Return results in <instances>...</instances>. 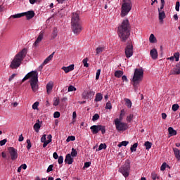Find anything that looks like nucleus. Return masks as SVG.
I'll return each instance as SVG.
<instances>
[{
    "label": "nucleus",
    "instance_id": "nucleus-1",
    "mask_svg": "<svg viewBox=\"0 0 180 180\" xmlns=\"http://www.w3.org/2000/svg\"><path fill=\"white\" fill-rule=\"evenodd\" d=\"M118 36L121 41L126 42L127 39L130 37V24L129 20H124L122 24L118 27Z\"/></svg>",
    "mask_w": 180,
    "mask_h": 180
},
{
    "label": "nucleus",
    "instance_id": "nucleus-2",
    "mask_svg": "<svg viewBox=\"0 0 180 180\" xmlns=\"http://www.w3.org/2000/svg\"><path fill=\"white\" fill-rule=\"evenodd\" d=\"M30 84L33 92H37L39 89V73L37 71H31L27 73L22 79V82H25L27 79H30Z\"/></svg>",
    "mask_w": 180,
    "mask_h": 180
},
{
    "label": "nucleus",
    "instance_id": "nucleus-3",
    "mask_svg": "<svg viewBox=\"0 0 180 180\" xmlns=\"http://www.w3.org/2000/svg\"><path fill=\"white\" fill-rule=\"evenodd\" d=\"M27 54V49H23L21 51L17 53L9 65L10 68H11V70H18L22 65V61L25 60Z\"/></svg>",
    "mask_w": 180,
    "mask_h": 180
},
{
    "label": "nucleus",
    "instance_id": "nucleus-4",
    "mask_svg": "<svg viewBox=\"0 0 180 180\" xmlns=\"http://www.w3.org/2000/svg\"><path fill=\"white\" fill-rule=\"evenodd\" d=\"M143 75L144 71H143V69H135L133 78L131 80V82H132V85L134 86V92H137L139 85H140V82L143 81Z\"/></svg>",
    "mask_w": 180,
    "mask_h": 180
},
{
    "label": "nucleus",
    "instance_id": "nucleus-5",
    "mask_svg": "<svg viewBox=\"0 0 180 180\" xmlns=\"http://www.w3.org/2000/svg\"><path fill=\"white\" fill-rule=\"evenodd\" d=\"M72 30L75 34H79L82 32V26L79 22V15L77 13H73L72 16Z\"/></svg>",
    "mask_w": 180,
    "mask_h": 180
},
{
    "label": "nucleus",
    "instance_id": "nucleus-6",
    "mask_svg": "<svg viewBox=\"0 0 180 180\" xmlns=\"http://www.w3.org/2000/svg\"><path fill=\"white\" fill-rule=\"evenodd\" d=\"M122 5L121 7V16L124 18L129 15V12L131 11L133 4H131V0H122Z\"/></svg>",
    "mask_w": 180,
    "mask_h": 180
},
{
    "label": "nucleus",
    "instance_id": "nucleus-7",
    "mask_svg": "<svg viewBox=\"0 0 180 180\" xmlns=\"http://www.w3.org/2000/svg\"><path fill=\"white\" fill-rule=\"evenodd\" d=\"M130 171V160L127 159L125 163L119 169V172H120L124 178L129 176V172Z\"/></svg>",
    "mask_w": 180,
    "mask_h": 180
},
{
    "label": "nucleus",
    "instance_id": "nucleus-8",
    "mask_svg": "<svg viewBox=\"0 0 180 180\" xmlns=\"http://www.w3.org/2000/svg\"><path fill=\"white\" fill-rule=\"evenodd\" d=\"M114 123L115 124L116 129L118 131H126L129 129V125L127 123L120 122L119 120H115Z\"/></svg>",
    "mask_w": 180,
    "mask_h": 180
},
{
    "label": "nucleus",
    "instance_id": "nucleus-9",
    "mask_svg": "<svg viewBox=\"0 0 180 180\" xmlns=\"http://www.w3.org/2000/svg\"><path fill=\"white\" fill-rule=\"evenodd\" d=\"M124 53L127 58H130V57L133 56V44H131V41L127 42Z\"/></svg>",
    "mask_w": 180,
    "mask_h": 180
},
{
    "label": "nucleus",
    "instance_id": "nucleus-10",
    "mask_svg": "<svg viewBox=\"0 0 180 180\" xmlns=\"http://www.w3.org/2000/svg\"><path fill=\"white\" fill-rule=\"evenodd\" d=\"M8 150L10 154L11 160L12 161L18 160V149H15L13 147H8Z\"/></svg>",
    "mask_w": 180,
    "mask_h": 180
},
{
    "label": "nucleus",
    "instance_id": "nucleus-11",
    "mask_svg": "<svg viewBox=\"0 0 180 180\" xmlns=\"http://www.w3.org/2000/svg\"><path fill=\"white\" fill-rule=\"evenodd\" d=\"M180 74V62L170 71L169 75H179Z\"/></svg>",
    "mask_w": 180,
    "mask_h": 180
},
{
    "label": "nucleus",
    "instance_id": "nucleus-12",
    "mask_svg": "<svg viewBox=\"0 0 180 180\" xmlns=\"http://www.w3.org/2000/svg\"><path fill=\"white\" fill-rule=\"evenodd\" d=\"M94 96H95V91H89L83 93L84 99H94Z\"/></svg>",
    "mask_w": 180,
    "mask_h": 180
},
{
    "label": "nucleus",
    "instance_id": "nucleus-13",
    "mask_svg": "<svg viewBox=\"0 0 180 180\" xmlns=\"http://www.w3.org/2000/svg\"><path fill=\"white\" fill-rule=\"evenodd\" d=\"M44 37V31H41L39 32V34L38 36V37L37 38L35 42L33 44L34 47H37V46H39V43H40V41H41V40H43V37Z\"/></svg>",
    "mask_w": 180,
    "mask_h": 180
},
{
    "label": "nucleus",
    "instance_id": "nucleus-14",
    "mask_svg": "<svg viewBox=\"0 0 180 180\" xmlns=\"http://www.w3.org/2000/svg\"><path fill=\"white\" fill-rule=\"evenodd\" d=\"M24 16H26L27 20H30V19H33L34 18V12L33 11H29L23 13Z\"/></svg>",
    "mask_w": 180,
    "mask_h": 180
},
{
    "label": "nucleus",
    "instance_id": "nucleus-15",
    "mask_svg": "<svg viewBox=\"0 0 180 180\" xmlns=\"http://www.w3.org/2000/svg\"><path fill=\"white\" fill-rule=\"evenodd\" d=\"M65 162L68 164V165H71L74 162V158L71 156V154L68 153L65 156Z\"/></svg>",
    "mask_w": 180,
    "mask_h": 180
},
{
    "label": "nucleus",
    "instance_id": "nucleus-16",
    "mask_svg": "<svg viewBox=\"0 0 180 180\" xmlns=\"http://www.w3.org/2000/svg\"><path fill=\"white\" fill-rule=\"evenodd\" d=\"M158 11L159 12V20L162 23V22H164V19L166 18L165 12L160 10V8H158Z\"/></svg>",
    "mask_w": 180,
    "mask_h": 180
},
{
    "label": "nucleus",
    "instance_id": "nucleus-17",
    "mask_svg": "<svg viewBox=\"0 0 180 180\" xmlns=\"http://www.w3.org/2000/svg\"><path fill=\"white\" fill-rule=\"evenodd\" d=\"M150 54L153 60H157L158 57V52L157 51V49H153L152 50H150Z\"/></svg>",
    "mask_w": 180,
    "mask_h": 180
},
{
    "label": "nucleus",
    "instance_id": "nucleus-18",
    "mask_svg": "<svg viewBox=\"0 0 180 180\" xmlns=\"http://www.w3.org/2000/svg\"><path fill=\"white\" fill-rule=\"evenodd\" d=\"M54 54H56V52H53L49 56H48L43 62V65H46V64H49L50 61L53 60V57H54Z\"/></svg>",
    "mask_w": 180,
    "mask_h": 180
},
{
    "label": "nucleus",
    "instance_id": "nucleus-19",
    "mask_svg": "<svg viewBox=\"0 0 180 180\" xmlns=\"http://www.w3.org/2000/svg\"><path fill=\"white\" fill-rule=\"evenodd\" d=\"M62 70H63V71H65V74H68V72H70V71H73L74 70V64L70 65L68 67L63 66L62 68Z\"/></svg>",
    "mask_w": 180,
    "mask_h": 180
},
{
    "label": "nucleus",
    "instance_id": "nucleus-20",
    "mask_svg": "<svg viewBox=\"0 0 180 180\" xmlns=\"http://www.w3.org/2000/svg\"><path fill=\"white\" fill-rule=\"evenodd\" d=\"M90 130H91L93 134H98L99 133V125L91 126Z\"/></svg>",
    "mask_w": 180,
    "mask_h": 180
},
{
    "label": "nucleus",
    "instance_id": "nucleus-21",
    "mask_svg": "<svg viewBox=\"0 0 180 180\" xmlns=\"http://www.w3.org/2000/svg\"><path fill=\"white\" fill-rule=\"evenodd\" d=\"M173 151H174L176 158H177L178 160L180 161V150H179V149H178L176 148H174Z\"/></svg>",
    "mask_w": 180,
    "mask_h": 180
},
{
    "label": "nucleus",
    "instance_id": "nucleus-22",
    "mask_svg": "<svg viewBox=\"0 0 180 180\" xmlns=\"http://www.w3.org/2000/svg\"><path fill=\"white\" fill-rule=\"evenodd\" d=\"M174 58L176 61H179V53H175L174 54V56H171L170 58H168L167 60H171V61H174Z\"/></svg>",
    "mask_w": 180,
    "mask_h": 180
},
{
    "label": "nucleus",
    "instance_id": "nucleus-23",
    "mask_svg": "<svg viewBox=\"0 0 180 180\" xmlns=\"http://www.w3.org/2000/svg\"><path fill=\"white\" fill-rule=\"evenodd\" d=\"M103 99V96L101 93H97L96 94V98L94 99L95 102H101Z\"/></svg>",
    "mask_w": 180,
    "mask_h": 180
},
{
    "label": "nucleus",
    "instance_id": "nucleus-24",
    "mask_svg": "<svg viewBox=\"0 0 180 180\" xmlns=\"http://www.w3.org/2000/svg\"><path fill=\"white\" fill-rule=\"evenodd\" d=\"M124 101L125 102V106H127V108H128V109H130L131 108V101L129 98H124Z\"/></svg>",
    "mask_w": 180,
    "mask_h": 180
},
{
    "label": "nucleus",
    "instance_id": "nucleus-25",
    "mask_svg": "<svg viewBox=\"0 0 180 180\" xmlns=\"http://www.w3.org/2000/svg\"><path fill=\"white\" fill-rule=\"evenodd\" d=\"M168 131L170 136H176V130L174 129L173 127H169L168 128Z\"/></svg>",
    "mask_w": 180,
    "mask_h": 180
},
{
    "label": "nucleus",
    "instance_id": "nucleus-26",
    "mask_svg": "<svg viewBox=\"0 0 180 180\" xmlns=\"http://www.w3.org/2000/svg\"><path fill=\"white\" fill-rule=\"evenodd\" d=\"M53 89V83L49 82L46 84V92L47 94H50Z\"/></svg>",
    "mask_w": 180,
    "mask_h": 180
},
{
    "label": "nucleus",
    "instance_id": "nucleus-27",
    "mask_svg": "<svg viewBox=\"0 0 180 180\" xmlns=\"http://www.w3.org/2000/svg\"><path fill=\"white\" fill-rule=\"evenodd\" d=\"M23 16H25V14L23 13H21L15 15H12L11 16H10L9 19L12 18H13V19H19V18H22Z\"/></svg>",
    "mask_w": 180,
    "mask_h": 180
},
{
    "label": "nucleus",
    "instance_id": "nucleus-28",
    "mask_svg": "<svg viewBox=\"0 0 180 180\" xmlns=\"http://www.w3.org/2000/svg\"><path fill=\"white\" fill-rule=\"evenodd\" d=\"M40 127H41V124L40 123L37 122L34 125V130L36 131V133H39V130H40Z\"/></svg>",
    "mask_w": 180,
    "mask_h": 180
},
{
    "label": "nucleus",
    "instance_id": "nucleus-29",
    "mask_svg": "<svg viewBox=\"0 0 180 180\" xmlns=\"http://www.w3.org/2000/svg\"><path fill=\"white\" fill-rule=\"evenodd\" d=\"M105 51V47L103 46H99L96 49V54H101V53H103Z\"/></svg>",
    "mask_w": 180,
    "mask_h": 180
},
{
    "label": "nucleus",
    "instance_id": "nucleus-30",
    "mask_svg": "<svg viewBox=\"0 0 180 180\" xmlns=\"http://www.w3.org/2000/svg\"><path fill=\"white\" fill-rule=\"evenodd\" d=\"M98 131H101L102 134H105V133H106V127L98 125Z\"/></svg>",
    "mask_w": 180,
    "mask_h": 180
},
{
    "label": "nucleus",
    "instance_id": "nucleus-31",
    "mask_svg": "<svg viewBox=\"0 0 180 180\" xmlns=\"http://www.w3.org/2000/svg\"><path fill=\"white\" fill-rule=\"evenodd\" d=\"M122 75H123V71L116 70L115 72V77H116V78H120L122 77Z\"/></svg>",
    "mask_w": 180,
    "mask_h": 180
},
{
    "label": "nucleus",
    "instance_id": "nucleus-32",
    "mask_svg": "<svg viewBox=\"0 0 180 180\" xmlns=\"http://www.w3.org/2000/svg\"><path fill=\"white\" fill-rule=\"evenodd\" d=\"M106 143H101L98 146V148L96 149V151H101V150H106Z\"/></svg>",
    "mask_w": 180,
    "mask_h": 180
},
{
    "label": "nucleus",
    "instance_id": "nucleus-33",
    "mask_svg": "<svg viewBox=\"0 0 180 180\" xmlns=\"http://www.w3.org/2000/svg\"><path fill=\"white\" fill-rule=\"evenodd\" d=\"M150 43H155L157 41V39L155 38V36H154V34H151L149 37Z\"/></svg>",
    "mask_w": 180,
    "mask_h": 180
},
{
    "label": "nucleus",
    "instance_id": "nucleus-34",
    "mask_svg": "<svg viewBox=\"0 0 180 180\" xmlns=\"http://www.w3.org/2000/svg\"><path fill=\"white\" fill-rule=\"evenodd\" d=\"M139 146V143H135L132 145V146H131V153H134V151H136L137 150V147Z\"/></svg>",
    "mask_w": 180,
    "mask_h": 180
},
{
    "label": "nucleus",
    "instance_id": "nucleus-35",
    "mask_svg": "<svg viewBox=\"0 0 180 180\" xmlns=\"http://www.w3.org/2000/svg\"><path fill=\"white\" fill-rule=\"evenodd\" d=\"M151 178L153 180L160 179V176L155 173V172H153L151 174Z\"/></svg>",
    "mask_w": 180,
    "mask_h": 180
},
{
    "label": "nucleus",
    "instance_id": "nucleus-36",
    "mask_svg": "<svg viewBox=\"0 0 180 180\" xmlns=\"http://www.w3.org/2000/svg\"><path fill=\"white\" fill-rule=\"evenodd\" d=\"M146 150H150V148H151L152 146H153V143L150 141H146L145 142V144H144Z\"/></svg>",
    "mask_w": 180,
    "mask_h": 180
},
{
    "label": "nucleus",
    "instance_id": "nucleus-37",
    "mask_svg": "<svg viewBox=\"0 0 180 180\" xmlns=\"http://www.w3.org/2000/svg\"><path fill=\"white\" fill-rule=\"evenodd\" d=\"M70 155H71V157H77L78 155V152L77 151L76 149L72 148Z\"/></svg>",
    "mask_w": 180,
    "mask_h": 180
},
{
    "label": "nucleus",
    "instance_id": "nucleus-38",
    "mask_svg": "<svg viewBox=\"0 0 180 180\" xmlns=\"http://www.w3.org/2000/svg\"><path fill=\"white\" fill-rule=\"evenodd\" d=\"M57 34H58L57 29L54 28V30L52 32V34H51V39H54L55 38H56Z\"/></svg>",
    "mask_w": 180,
    "mask_h": 180
},
{
    "label": "nucleus",
    "instance_id": "nucleus-39",
    "mask_svg": "<svg viewBox=\"0 0 180 180\" xmlns=\"http://www.w3.org/2000/svg\"><path fill=\"white\" fill-rule=\"evenodd\" d=\"M67 143H70V141H75V136H70L66 139Z\"/></svg>",
    "mask_w": 180,
    "mask_h": 180
},
{
    "label": "nucleus",
    "instance_id": "nucleus-40",
    "mask_svg": "<svg viewBox=\"0 0 180 180\" xmlns=\"http://www.w3.org/2000/svg\"><path fill=\"white\" fill-rule=\"evenodd\" d=\"M178 109H179V105L178 104H174L172 107V110H173V112H176Z\"/></svg>",
    "mask_w": 180,
    "mask_h": 180
},
{
    "label": "nucleus",
    "instance_id": "nucleus-41",
    "mask_svg": "<svg viewBox=\"0 0 180 180\" xmlns=\"http://www.w3.org/2000/svg\"><path fill=\"white\" fill-rule=\"evenodd\" d=\"M127 144H129V141H122L120 144H118V147H122V146L124 147H126V146H127Z\"/></svg>",
    "mask_w": 180,
    "mask_h": 180
},
{
    "label": "nucleus",
    "instance_id": "nucleus-42",
    "mask_svg": "<svg viewBox=\"0 0 180 180\" xmlns=\"http://www.w3.org/2000/svg\"><path fill=\"white\" fill-rule=\"evenodd\" d=\"M82 63L84 64V67H86V68L89 67V64H88V58H84L82 60Z\"/></svg>",
    "mask_w": 180,
    "mask_h": 180
},
{
    "label": "nucleus",
    "instance_id": "nucleus-43",
    "mask_svg": "<svg viewBox=\"0 0 180 180\" xmlns=\"http://www.w3.org/2000/svg\"><path fill=\"white\" fill-rule=\"evenodd\" d=\"M68 91V92H72L73 91H77V89L75 88V86L70 85L69 86Z\"/></svg>",
    "mask_w": 180,
    "mask_h": 180
},
{
    "label": "nucleus",
    "instance_id": "nucleus-44",
    "mask_svg": "<svg viewBox=\"0 0 180 180\" xmlns=\"http://www.w3.org/2000/svg\"><path fill=\"white\" fill-rule=\"evenodd\" d=\"M27 149L30 150L32 148V142L30 141V139H27Z\"/></svg>",
    "mask_w": 180,
    "mask_h": 180
},
{
    "label": "nucleus",
    "instance_id": "nucleus-45",
    "mask_svg": "<svg viewBox=\"0 0 180 180\" xmlns=\"http://www.w3.org/2000/svg\"><path fill=\"white\" fill-rule=\"evenodd\" d=\"M77 120V113L72 114V121L71 122V124H74Z\"/></svg>",
    "mask_w": 180,
    "mask_h": 180
},
{
    "label": "nucleus",
    "instance_id": "nucleus-46",
    "mask_svg": "<svg viewBox=\"0 0 180 180\" xmlns=\"http://www.w3.org/2000/svg\"><path fill=\"white\" fill-rule=\"evenodd\" d=\"M167 167L169 166H168L166 162L162 163V166L160 167V170L165 171V168H167Z\"/></svg>",
    "mask_w": 180,
    "mask_h": 180
},
{
    "label": "nucleus",
    "instance_id": "nucleus-47",
    "mask_svg": "<svg viewBox=\"0 0 180 180\" xmlns=\"http://www.w3.org/2000/svg\"><path fill=\"white\" fill-rule=\"evenodd\" d=\"M58 160V164H63V162H64V157L63 156H59Z\"/></svg>",
    "mask_w": 180,
    "mask_h": 180
},
{
    "label": "nucleus",
    "instance_id": "nucleus-48",
    "mask_svg": "<svg viewBox=\"0 0 180 180\" xmlns=\"http://www.w3.org/2000/svg\"><path fill=\"white\" fill-rule=\"evenodd\" d=\"M36 2L40 4V2H41V0H30V4H31V5H34Z\"/></svg>",
    "mask_w": 180,
    "mask_h": 180
},
{
    "label": "nucleus",
    "instance_id": "nucleus-49",
    "mask_svg": "<svg viewBox=\"0 0 180 180\" xmlns=\"http://www.w3.org/2000/svg\"><path fill=\"white\" fill-rule=\"evenodd\" d=\"M98 119H99V115L98 114H95L93 116L92 121L93 122H96V120H98Z\"/></svg>",
    "mask_w": 180,
    "mask_h": 180
},
{
    "label": "nucleus",
    "instance_id": "nucleus-50",
    "mask_svg": "<svg viewBox=\"0 0 180 180\" xmlns=\"http://www.w3.org/2000/svg\"><path fill=\"white\" fill-rule=\"evenodd\" d=\"M39 108V101H36L33 105H32V109L36 110Z\"/></svg>",
    "mask_w": 180,
    "mask_h": 180
},
{
    "label": "nucleus",
    "instance_id": "nucleus-51",
    "mask_svg": "<svg viewBox=\"0 0 180 180\" xmlns=\"http://www.w3.org/2000/svg\"><path fill=\"white\" fill-rule=\"evenodd\" d=\"M105 109H112V103L110 101L107 102Z\"/></svg>",
    "mask_w": 180,
    "mask_h": 180
},
{
    "label": "nucleus",
    "instance_id": "nucleus-52",
    "mask_svg": "<svg viewBox=\"0 0 180 180\" xmlns=\"http://www.w3.org/2000/svg\"><path fill=\"white\" fill-rule=\"evenodd\" d=\"M6 143H8V140L6 139H3V140L0 141V146H5V144H6Z\"/></svg>",
    "mask_w": 180,
    "mask_h": 180
},
{
    "label": "nucleus",
    "instance_id": "nucleus-53",
    "mask_svg": "<svg viewBox=\"0 0 180 180\" xmlns=\"http://www.w3.org/2000/svg\"><path fill=\"white\" fill-rule=\"evenodd\" d=\"M123 116H124V114L120 113L119 118H116L115 120H119V122H122L123 120Z\"/></svg>",
    "mask_w": 180,
    "mask_h": 180
},
{
    "label": "nucleus",
    "instance_id": "nucleus-54",
    "mask_svg": "<svg viewBox=\"0 0 180 180\" xmlns=\"http://www.w3.org/2000/svg\"><path fill=\"white\" fill-rule=\"evenodd\" d=\"M101 75V69H98L96 72V79L98 80L99 79V77Z\"/></svg>",
    "mask_w": 180,
    "mask_h": 180
},
{
    "label": "nucleus",
    "instance_id": "nucleus-55",
    "mask_svg": "<svg viewBox=\"0 0 180 180\" xmlns=\"http://www.w3.org/2000/svg\"><path fill=\"white\" fill-rule=\"evenodd\" d=\"M179 6H180V3L179 1L176 2V7L175 9L177 12H179Z\"/></svg>",
    "mask_w": 180,
    "mask_h": 180
},
{
    "label": "nucleus",
    "instance_id": "nucleus-56",
    "mask_svg": "<svg viewBox=\"0 0 180 180\" xmlns=\"http://www.w3.org/2000/svg\"><path fill=\"white\" fill-rule=\"evenodd\" d=\"M91 167V162H86L84 165V168H89Z\"/></svg>",
    "mask_w": 180,
    "mask_h": 180
},
{
    "label": "nucleus",
    "instance_id": "nucleus-57",
    "mask_svg": "<svg viewBox=\"0 0 180 180\" xmlns=\"http://www.w3.org/2000/svg\"><path fill=\"white\" fill-rule=\"evenodd\" d=\"M53 167L54 166L53 165H49L47 170H46V172H51V171H53Z\"/></svg>",
    "mask_w": 180,
    "mask_h": 180
},
{
    "label": "nucleus",
    "instance_id": "nucleus-58",
    "mask_svg": "<svg viewBox=\"0 0 180 180\" xmlns=\"http://www.w3.org/2000/svg\"><path fill=\"white\" fill-rule=\"evenodd\" d=\"M132 119H133V114H130L129 116L127 117V122H131Z\"/></svg>",
    "mask_w": 180,
    "mask_h": 180
},
{
    "label": "nucleus",
    "instance_id": "nucleus-59",
    "mask_svg": "<svg viewBox=\"0 0 180 180\" xmlns=\"http://www.w3.org/2000/svg\"><path fill=\"white\" fill-rule=\"evenodd\" d=\"M59 103H60V100H58V99L56 98V99L54 101V102H53V105H54V106H58Z\"/></svg>",
    "mask_w": 180,
    "mask_h": 180
},
{
    "label": "nucleus",
    "instance_id": "nucleus-60",
    "mask_svg": "<svg viewBox=\"0 0 180 180\" xmlns=\"http://www.w3.org/2000/svg\"><path fill=\"white\" fill-rule=\"evenodd\" d=\"M46 141H47L46 140V134H44V135L42 136V137L41 138V143H44V142H46Z\"/></svg>",
    "mask_w": 180,
    "mask_h": 180
},
{
    "label": "nucleus",
    "instance_id": "nucleus-61",
    "mask_svg": "<svg viewBox=\"0 0 180 180\" xmlns=\"http://www.w3.org/2000/svg\"><path fill=\"white\" fill-rule=\"evenodd\" d=\"M23 140H25V138L23 137V135L20 134L19 136L18 141L22 142V141H23Z\"/></svg>",
    "mask_w": 180,
    "mask_h": 180
},
{
    "label": "nucleus",
    "instance_id": "nucleus-62",
    "mask_svg": "<svg viewBox=\"0 0 180 180\" xmlns=\"http://www.w3.org/2000/svg\"><path fill=\"white\" fill-rule=\"evenodd\" d=\"M53 157L55 160H58V154H57L56 152L53 153Z\"/></svg>",
    "mask_w": 180,
    "mask_h": 180
},
{
    "label": "nucleus",
    "instance_id": "nucleus-63",
    "mask_svg": "<svg viewBox=\"0 0 180 180\" xmlns=\"http://www.w3.org/2000/svg\"><path fill=\"white\" fill-rule=\"evenodd\" d=\"M60 113H54L53 114V117L55 118V119H58V117H60Z\"/></svg>",
    "mask_w": 180,
    "mask_h": 180
},
{
    "label": "nucleus",
    "instance_id": "nucleus-64",
    "mask_svg": "<svg viewBox=\"0 0 180 180\" xmlns=\"http://www.w3.org/2000/svg\"><path fill=\"white\" fill-rule=\"evenodd\" d=\"M35 180H47V179H46V178H40V176H37L36 178H35Z\"/></svg>",
    "mask_w": 180,
    "mask_h": 180
}]
</instances>
